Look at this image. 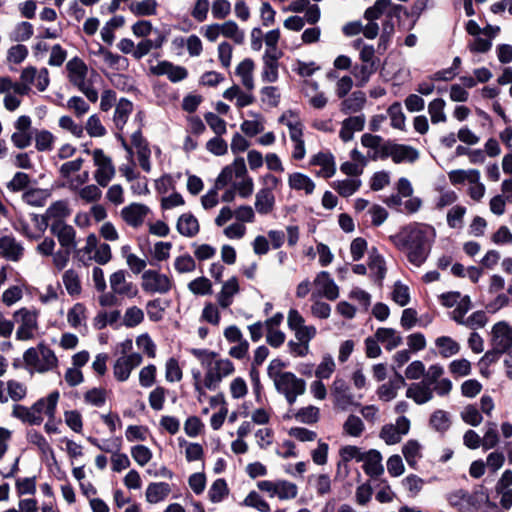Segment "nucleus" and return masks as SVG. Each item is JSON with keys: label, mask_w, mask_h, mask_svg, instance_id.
<instances>
[{"label": "nucleus", "mask_w": 512, "mask_h": 512, "mask_svg": "<svg viewBox=\"0 0 512 512\" xmlns=\"http://www.w3.org/2000/svg\"><path fill=\"white\" fill-rule=\"evenodd\" d=\"M435 346L443 358H450L460 351V344L449 336H440L435 339Z\"/></svg>", "instance_id": "44"}, {"label": "nucleus", "mask_w": 512, "mask_h": 512, "mask_svg": "<svg viewBox=\"0 0 512 512\" xmlns=\"http://www.w3.org/2000/svg\"><path fill=\"white\" fill-rule=\"evenodd\" d=\"M14 132L11 134V142L17 149L28 148L33 141L32 118L28 115H20L13 122Z\"/></svg>", "instance_id": "13"}, {"label": "nucleus", "mask_w": 512, "mask_h": 512, "mask_svg": "<svg viewBox=\"0 0 512 512\" xmlns=\"http://www.w3.org/2000/svg\"><path fill=\"white\" fill-rule=\"evenodd\" d=\"M101 186L96 184H87V185H79L77 189H72L71 192L75 193V195L85 201L86 203H95L98 202L102 197V191L100 189Z\"/></svg>", "instance_id": "42"}, {"label": "nucleus", "mask_w": 512, "mask_h": 512, "mask_svg": "<svg viewBox=\"0 0 512 512\" xmlns=\"http://www.w3.org/2000/svg\"><path fill=\"white\" fill-rule=\"evenodd\" d=\"M85 152L92 156L93 165L95 166L93 174L95 182L101 187H106L116 174L112 158L100 148L92 151L86 149Z\"/></svg>", "instance_id": "11"}, {"label": "nucleus", "mask_w": 512, "mask_h": 512, "mask_svg": "<svg viewBox=\"0 0 512 512\" xmlns=\"http://www.w3.org/2000/svg\"><path fill=\"white\" fill-rule=\"evenodd\" d=\"M375 337L388 351L397 348L402 343L401 335L392 328H378Z\"/></svg>", "instance_id": "40"}, {"label": "nucleus", "mask_w": 512, "mask_h": 512, "mask_svg": "<svg viewBox=\"0 0 512 512\" xmlns=\"http://www.w3.org/2000/svg\"><path fill=\"white\" fill-rule=\"evenodd\" d=\"M71 214V210L69 208L68 202L66 200H58L52 203L45 214L40 217L42 221L47 223L51 221L52 223H65L64 220Z\"/></svg>", "instance_id": "25"}, {"label": "nucleus", "mask_w": 512, "mask_h": 512, "mask_svg": "<svg viewBox=\"0 0 512 512\" xmlns=\"http://www.w3.org/2000/svg\"><path fill=\"white\" fill-rule=\"evenodd\" d=\"M305 96L309 104L316 109H323L328 103V98L323 92L318 91V84L313 81L306 82Z\"/></svg>", "instance_id": "43"}, {"label": "nucleus", "mask_w": 512, "mask_h": 512, "mask_svg": "<svg viewBox=\"0 0 512 512\" xmlns=\"http://www.w3.org/2000/svg\"><path fill=\"white\" fill-rule=\"evenodd\" d=\"M249 115L252 116L253 119L243 121L240 128L244 134L253 137L264 130V120L258 113L249 112Z\"/></svg>", "instance_id": "53"}, {"label": "nucleus", "mask_w": 512, "mask_h": 512, "mask_svg": "<svg viewBox=\"0 0 512 512\" xmlns=\"http://www.w3.org/2000/svg\"><path fill=\"white\" fill-rule=\"evenodd\" d=\"M90 55L98 57L111 69H123L127 66V60L118 54L112 53L102 45L98 44L96 50H90Z\"/></svg>", "instance_id": "29"}, {"label": "nucleus", "mask_w": 512, "mask_h": 512, "mask_svg": "<svg viewBox=\"0 0 512 512\" xmlns=\"http://www.w3.org/2000/svg\"><path fill=\"white\" fill-rule=\"evenodd\" d=\"M176 229L180 235L192 238L199 233L200 225L197 218L193 214L187 212L178 218Z\"/></svg>", "instance_id": "32"}, {"label": "nucleus", "mask_w": 512, "mask_h": 512, "mask_svg": "<svg viewBox=\"0 0 512 512\" xmlns=\"http://www.w3.org/2000/svg\"><path fill=\"white\" fill-rule=\"evenodd\" d=\"M125 24V18L116 15L108 20L100 31L101 39L108 45H112L115 40L114 31Z\"/></svg>", "instance_id": "46"}, {"label": "nucleus", "mask_w": 512, "mask_h": 512, "mask_svg": "<svg viewBox=\"0 0 512 512\" xmlns=\"http://www.w3.org/2000/svg\"><path fill=\"white\" fill-rule=\"evenodd\" d=\"M335 369L336 363L334 358L329 354H325L316 367L315 376L320 380L328 379L335 372Z\"/></svg>", "instance_id": "58"}, {"label": "nucleus", "mask_w": 512, "mask_h": 512, "mask_svg": "<svg viewBox=\"0 0 512 512\" xmlns=\"http://www.w3.org/2000/svg\"><path fill=\"white\" fill-rule=\"evenodd\" d=\"M49 84V72L46 68L37 69L34 66H28L20 74L19 85L26 89L25 95L30 93L32 85H35L38 91L43 92Z\"/></svg>", "instance_id": "14"}, {"label": "nucleus", "mask_w": 512, "mask_h": 512, "mask_svg": "<svg viewBox=\"0 0 512 512\" xmlns=\"http://www.w3.org/2000/svg\"><path fill=\"white\" fill-rule=\"evenodd\" d=\"M383 153L391 157L395 163L404 161L414 162L419 157L416 149L408 145L388 143L383 147Z\"/></svg>", "instance_id": "21"}, {"label": "nucleus", "mask_w": 512, "mask_h": 512, "mask_svg": "<svg viewBox=\"0 0 512 512\" xmlns=\"http://www.w3.org/2000/svg\"><path fill=\"white\" fill-rule=\"evenodd\" d=\"M13 319L17 324V340L28 341L35 338L39 329L38 311L36 309L23 307L14 312Z\"/></svg>", "instance_id": "10"}, {"label": "nucleus", "mask_w": 512, "mask_h": 512, "mask_svg": "<svg viewBox=\"0 0 512 512\" xmlns=\"http://www.w3.org/2000/svg\"><path fill=\"white\" fill-rule=\"evenodd\" d=\"M361 186V180L357 178H347L334 181L332 187L342 196L349 197L353 195Z\"/></svg>", "instance_id": "52"}, {"label": "nucleus", "mask_w": 512, "mask_h": 512, "mask_svg": "<svg viewBox=\"0 0 512 512\" xmlns=\"http://www.w3.org/2000/svg\"><path fill=\"white\" fill-rule=\"evenodd\" d=\"M191 353L199 360L204 369V379L201 383L200 371H193L194 387L199 395H204V388L216 390L222 380L231 376L235 367L232 361L227 358H221L217 353L206 349H192Z\"/></svg>", "instance_id": "2"}, {"label": "nucleus", "mask_w": 512, "mask_h": 512, "mask_svg": "<svg viewBox=\"0 0 512 512\" xmlns=\"http://www.w3.org/2000/svg\"><path fill=\"white\" fill-rule=\"evenodd\" d=\"M311 164L321 167L318 175L323 178H330L336 173V163L330 152L317 153L311 159Z\"/></svg>", "instance_id": "31"}, {"label": "nucleus", "mask_w": 512, "mask_h": 512, "mask_svg": "<svg viewBox=\"0 0 512 512\" xmlns=\"http://www.w3.org/2000/svg\"><path fill=\"white\" fill-rule=\"evenodd\" d=\"M67 321L73 328H78L85 324L86 308L82 303H76L67 314Z\"/></svg>", "instance_id": "60"}, {"label": "nucleus", "mask_w": 512, "mask_h": 512, "mask_svg": "<svg viewBox=\"0 0 512 512\" xmlns=\"http://www.w3.org/2000/svg\"><path fill=\"white\" fill-rule=\"evenodd\" d=\"M331 395L334 405L345 411L350 406L358 405L347 382L343 378L336 377L331 385Z\"/></svg>", "instance_id": "16"}, {"label": "nucleus", "mask_w": 512, "mask_h": 512, "mask_svg": "<svg viewBox=\"0 0 512 512\" xmlns=\"http://www.w3.org/2000/svg\"><path fill=\"white\" fill-rule=\"evenodd\" d=\"M343 433L350 437H360L365 430L364 422L356 415H349L342 426Z\"/></svg>", "instance_id": "54"}, {"label": "nucleus", "mask_w": 512, "mask_h": 512, "mask_svg": "<svg viewBox=\"0 0 512 512\" xmlns=\"http://www.w3.org/2000/svg\"><path fill=\"white\" fill-rule=\"evenodd\" d=\"M233 183V187L241 198H248L253 194L254 182L252 177L249 176L242 157H237L234 161L225 166L216 179V188H223L226 185Z\"/></svg>", "instance_id": "4"}, {"label": "nucleus", "mask_w": 512, "mask_h": 512, "mask_svg": "<svg viewBox=\"0 0 512 512\" xmlns=\"http://www.w3.org/2000/svg\"><path fill=\"white\" fill-rule=\"evenodd\" d=\"M141 287L149 294H167L174 287L173 279L157 270H146L141 276Z\"/></svg>", "instance_id": "12"}, {"label": "nucleus", "mask_w": 512, "mask_h": 512, "mask_svg": "<svg viewBox=\"0 0 512 512\" xmlns=\"http://www.w3.org/2000/svg\"><path fill=\"white\" fill-rule=\"evenodd\" d=\"M12 416L30 425H40L43 421V418H40L34 412L33 405L29 408L23 405H14L12 408Z\"/></svg>", "instance_id": "47"}, {"label": "nucleus", "mask_w": 512, "mask_h": 512, "mask_svg": "<svg viewBox=\"0 0 512 512\" xmlns=\"http://www.w3.org/2000/svg\"><path fill=\"white\" fill-rule=\"evenodd\" d=\"M33 141L38 152H50L54 148L56 137L49 130L40 129L34 132Z\"/></svg>", "instance_id": "41"}, {"label": "nucleus", "mask_w": 512, "mask_h": 512, "mask_svg": "<svg viewBox=\"0 0 512 512\" xmlns=\"http://www.w3.org/2000/svg\"><path fill=\"white\" fill-rule=\"evenodd\" d=\"M405 386V379L402 375L397 374L395 379L382 384L377 389L378 398L382 401L388 402L396 398L398 391Z\"/></svg>", "instance_id": "34"}, {"label": "nucleus", "mask_w": 512, "mask_h": 512, "mask_svg": "<svg viewBox=\"0 0 512 512\" xmlns=\"http://www.w3.org/2000/svg\"><path fill=\"white\" fill-rule=\"evenodd\" d=\"M67 77L74 86H76L91 102L98 100V92L92 87L93 78L98 74L90 70L85 62L74 57L66 64Z\"/></svg>", "instance_id": "6"}, {"label": "nucleus", "mask_w": 512, "mask_h": 512, "mask_svg": "<svg viewBox=\"0 0 512 512\" xmlns=\"http://www.w3.org/2000/svg\"><path fill=\"white\" fill-rule=\"evenodd\" d=\"M229 494L227 483L224 479H216L209 488L208 497L212 503H219Z\"/></svg>", "instance_id": "59"}, {"label": "nucleus", "mask_w": 512, "mask_h": 512, "mask_svg": "<svg viewBox=\"0 0 512 512\" xmlns=\"http://www.w3.org/2000/svg\"><path fill=\"white\" fill-rule=\"evenodd\" d=\"M254 207L256 212L260 215L272 213L275 208L274 193L268 189H259L255 194Z\"/></svg>", "instance_id": "33"}, {"label": "nucleus", "mask_w": 512, "mask_h": 512, "mask_svg": "<svg viewBox=\"0 0 512 512\" xmlns=\"http://www.w3.org/2000/svg\"><path fill=\"white\" fill-rule=\"evenodd\" d=\"M314 285L316 287V291L313 293V296L325 297L332 301L337 299L339 296L338 286L326 271H322L317 274L314 279Z\"/></svg>", "instance_id": "19"}, {"label": "nucleus", "mask_w": 512, "mask_h": 512, "mask_svg": "<svg viewBox=\"0 0 512 512\" xmlns=\"http://www.w3.org/2000/svg\"><path fill=\"white\" fill-rule=\"evenodd\" d=\"M142 361V355L137 352H133L117 358L113 365L114 377L120 382L127 381L133 369L138 367Z\"/></svg>", "instance_id": "17"}, {"label": "nucleus", "mask_w": 512, "mask_h": 512, "mask_svg": "<svg viewBox=\"0 0 512 512\" xmlns=\"http://www.w3.org/2000/svg\"><path fill=\"white\" fill-rule=\"evenodd\" d=\"M430 424L433 429L438 432H445L451 426V419L448 412L444 410H436L430 418Z\"/></svg>", "instance_id": "62"}, {"label": "nucleus", "mask_w": 512, "mask_h": 512, "mask_svg": "<svg viewBox=\"0 0 512 512\" xmlns=\"http://www.w3.org/2000/svg\"><path fill=\"white\" fill-rule=\"evenodd\" d=\"M364 125L365 117L363 115L349 117L343 120L339 136L344 142H348L353 139L355 132L364 128Z\"/></svg>", "instance_id": "36"}, {"label": "nucleus", "mask_w": 512, "mask_h": 512, "mask_svg": "<svg viewBox=\"0 0 512 512\" xmlns=\"http://www.w3.org/2000/svg\"><path fill=\"white\" fill-rule=\"evenodd\" d=\"M150 72L156 76L166 75L168 79L177 83L187 78L188 71L185 67L175 65L169 61H160L156 65L150 66Z\"/></svg>", "instance_id": "18"}, {"label": "nucleus", "mask_w": 512, "mask_h": 512, "mask_svg": "<svg viewBox=\"0 0 512 512\" xmlns=\"http://www.w3.org/2000/svg\"><path fill=\"white\" fill-rule=\"evenodd\" d=\"M25 365L38 373L48 372L58 365L55 353L45 344L27 349L23 354Z\"/></svg>", "instance_id": "7"}, {"label": "nucleus", "mask_w": 512, "mask_h": 512, "mask_svg": "<svg viewBox=\"0 0 512 512\" xmlns=\"http://www.w3.org/2000/svg\"><path fill=\"white\" fill-rule=\"evenodd\" d=\"M133 110V104L127 99H120L116 105L113 121L117 129L122 130Z\"/></svg>", "instance_id": "48"}, {"label": "nucleus", "mask_w": 512, "mask_h": 512, "mask_svg": "<svg viewBox=\"0 0 512 512\" xmlns=\"http://www.w3.org/2000/svg\"><path fill=\"white\" fill-rule=\"evenodd\" d=\"M239 291V281L236 277H231L226 280L222 284L221 290L216 295L218 306L222 309L229 308L234 301V297L239 293Z\"/></svg>", "instance_id": "24"}, {"label": "nucleus", "mask_w": 512, "mask_h": 512, "mask_svg": "<svg viewBox=\"0 0 512 512\" xmlns=\"http://www.w3.org/2000/svg\"><path fill=\"white\" fill-rule=\"evenodd\" d=\"M23 244L11 235L0 237V255L8 261L18 262L24 256Z\"/></svg>", "instance_id": "20"}, {"label": "nucleus", "mask_w": 512, "mask_h": 512, "mask_svg": "<svg viewBox=\"0 0 512 512\" xmlns=\"http://www.w3.org/2000/svg\"><path fill=\"white\" fill-rule=\"evenodd\" d=\"M50 231L60 245L54 257V268L57 271H62L70 262L71 255L77 248L76 230L67 223H51Z\"/></svg>", "instance_id": "5"}, {"label": "nucleus", "mask_w": 512, "mask_h": 512, "mask_svg": "<svg viewBox=\"0 0 512 512\" xmlns=\"http://www.w3.org/2000/svg\"><path fill=\"white\" fill-rule=\"evenodd\" d=\"M165 41V37L161 34H158L155 39H143L141 40L135 47V51L133 53V57L137 60L142 59L146 56L152 49H159L163 45Z\"/></svg>", "instance_id": "45"}, {"label": "nucleus", "mask_w": 512, "mask_h": 512, "mask_svg": "<svg viewBox=\"0 0 512 512\" xmlns=\"http://www.w3.org/2000/svg\"><path fill=\"white\" fill-rule=\"evenodd\" d=\"M409 430L410 420L405 416H400L396 419L395 424L384 425L379 436L387 445H394L399 443Z\"/></svg>", "instance_id": "15"}, {"label": "nucleus", "mask_w": 512, "mask_h": 512, "mask_svg": "<svg viewBox=\"0 0 512 512\" xmlns=\"http://www.w3.org/2000/svg\"><path fill=\"white\" fill-rule=\"evenodd\" d=\"M60 394L58 391L51 392L47 397L41 398L33 404L34 412L40 418L43 415L48 418H54L56 415L57 404Z\"/></svg>", "instance_id": "26"}, {"label": "nucleus", "mask_w": 512, "mask_h": 512, "mask_svg": "<svg viewBox=\"0 0 512 512\" xmlns=\"http://www.w3.org/2000/svg\"><path fill=\"white\" fill-rule=\"evenodd\" d=\"M221 35L233 40L237 44L243 43L245 34L239 29L236 22L229 20L220 24Z\"/></svg>", "instance_id": "56"}, {"label": "nucleus", "mask_w": 512, "mask_h": 512, "mask_svg": "<svg viewBox=\"0 0 512 512\" xmlns=\"http://www.w3.org/2000/svg\"><path fill=\"white\" fill-rule=\"evenodd\" d=\"M148 213L149 208L146 205L131 203L121 210L120 215L127 225L137 228L144 223Z\"/></svg>", "instance_id": "23"}, {"label": "nucleus", "mask_w": 512, "mask_h": 512, "mask_svg": "<svg viewBox=\"0 0 512 512\" xmlns=\"http://www.w3.org/2000/svg\"><path fill=\"white\" fill-rule=\"evenodd\" d=\"M298 487L287 480H277L276 497L279 500H291L296 498Z\"/></svg>", "instance_id": "63"}, {"label": "nucleus", "mask_w": 512, "mask_h": 512, "mask_svg": "<svg viewBox=\"0 0 512 512\" xmlns=\"http://www.w3.org/2000/svg\"><path fill=\"white\" fill-rule=\"evenodd\" d=\"M62 282L70 296H78L81 293V281L76 270L68 269L64 271L62 275Z\"/></svg>", "instance_id": "49"}, {"label": "nucleus", "mask_w": 512, "mask_h": 512, "mask_svg": "<svg viewBox=\"0 0 512 512\" xmlns=\"http://www.w3.org/2000/svg\"><path fill=\"white\" fill-rule=\"evenodd\" d=\"M366 102L365 94L361 91L353 92L350 97L341 103V111L345 114L361 110Z\"/></svg>", "instance_id": "50"}, {"label": "nucleus", "mask_w": 512, "mask_h": 512, "mask_svg": "<svg viewBox=\"0 0 512 512\" xmlns=\"http://www.w3.org/2000/svg\"><path fill=\"white\" fill-rule=\"evenodd\" d=\"M402 453L408 465L415 468L418 460L422 457L421 445L416 440H409L402 447Z\"/></svg>", "instance_id": "51"}, {"label": "nucleus", "mask_w": 512, "mask_h": 512, "mask_svg": "<svg viewBox=\"0 0 512 512\" xmlns=\"http://www.w3.org/2000/svg\"><path fill=\"white\" fill-rule=\"evenodd\" d=\"M287 325L290 330L294 332V335L297 333H308L317 334L316 327L313 325H305V319L300 314V312L294 308H291L287 314Z\"/></svg>", "instance_id": "35"}, {"label": "nucleus", "mask_w": 512, "mask_h": 512, "mask_svg": "<svg viewBox=\"0 0 512 512\" xmlns=\"http://www.w3.org/2000/svg\"><path fill=\"white\" fill-rule=\"evenodd\" d=\"M391 0H377L373 6L367 8L364 12V18L367 21L378 20L381 16L387 13L388 9L392 7Z\"/></svg>", "instance_id": "57"}, {"label": "nucleus", "mask_w": 512, "mask_h": 512, "mask_svg": "<svg viewBox=\"0 0 512 512\" xmlns=\"http://www.w3.org/2000/svg\"><path fill=\"white\" fill-rule=\"evenodd\" d=\"M446 103L442 98H436L428 104V113L433 124L444 123L447 121L445 114Z\"/></svg>", "instance_id": "55"}, {"label": "nucleus", "mask_w": 512, "mask_h": 512, "mask_svg": "<svg viewBox=\"0 0 512 512\" xmlns=\"http://www.w3.org/2000/svg\"><path fill=\"white\" fill-rule=\"evenodd\" d=\"M171 492L170 485L165 482L150 483L145 492L147 502L156 504L164 501Z\"/></svg>", "instance_id": "38"}, {"label": "nucleus", "mask_w": 512, "mask_h": 512, "mask_svg": "<svg viewBox=\"0 0 512 512\" xmlns=\"http://www.w3.org/2000/svg\"><path fill=\"white\" fill-rule=\"evenodd\" d=\"M406 397L412 399L416 404L422 405L432 400L433 389L427 382L422 380L408 387Z\"/></svg>", "instance_id": "30"}, {"label": "nucleus", "mask_w": 512, "mask_h": 512, "mask_svg": "<svg viewBox=\"0 0 512 512\" xmlns=\"http://www.w3.org/2000/svg\"><path fill=\"white\" fill-rule=\"evenodd\" d=\"M84 164L83 158H76L64 162L59 167V176L63 180V186L72 189H77L79 185H84L89 181V171H82Z\"/></svg>", "instance_id": "9"}, {"label": "nucleus", "mask_w": 512, "mask_h": 512, "mask_svg": "<svg viewBox=\"0 0 512 512\" xmlns=\"http://www.w3.org/2000/svg\"><path fill=\"white\" fill-rule=\"evenodd\" d=\"M288 185L296 191H304L306 195H311L315 190L314 181L307 175L294 172L288 175Z\"/></svg>", "instance_id": "37"}, {"label": "nucleus", "mask_w": 512, "mask_h": 512, "mask_svg": "<svg viewBox=\"0 0 512 512\" xmlns=\"http://www.w3.org/2000/svg\"><path fill=\"white\" fill-rule=\"evenodd\" d=\"M295 340H290L287 343L288 351L293 357H305L310 352V341L316 336V334L308 333H297Z\"/></svg>", "instance_id": "28"}, {"label": "nucleus", "mask_w": 512, "mask_h": 512, "mask_svg": "<svg viewBox=\"0 0 512 512\" xmlns=\"http://www.w3.org/2000/svg\"><path fill=\"white\" fill-rule=\"evenodd\" d=\"M362 462L364 472L370 477H378L384 472L382 455L376 449L365 451Z\"/></svg>", "instance_id": "27"}, {"label": "nucleus", "mask_w": 512, "mask_h": 512, "mask_svg": "<svg viewBox=\"0 0 512 512\" xmlns=\"http://www.w3.org/2000/svg\"><path fill=\"white\" fill-rule=\"evenodd\" d=\"M254 62L251 59H244L236 67V75L240 78L241 84L248 91L255 87L253 78Z\"/></svg>", "instance_id": "39"}, {"label": "nucleus", "mask_w": 512, "mask_h": 512, "mask_svg": "<svg viewBox=\"0 0 512 512\" xmlns=\"http://www.w3.org/2000/svg\"><path fill=\"white\" fill-rule=\"evenodd\" d=\"M189 291L194 295H209L212 293V283L206 277H198L188 283Z\"/></svg>", "instance_id": "64"}, {"label": "nucleus", "mask_w": 512, "mask_h": 512, "mask_svg": "<svg viewBox=\"0 0 512 512\" xmlns=\"http://www.w3.org/2000/svg\"><path fill=\"white\" fill-rule=\"evenodd\" d=\"M436 236L435 229L427 224L414 223L404 227L399 233L390 236L392 243L402 250L408 261L420 267L429 254V244Z\"/></svg>", "instance_id": "1"}, {"label": "nucleus", "mask_w": 512, "mask_h": 512, "mask_svg": "<svg viewBox=\"0 0 512 512\" xmlns=\"http://www.w3.org/2000/svg\"><path fill=\"white\" fill-rule=\"evenodd\" d=\"M492 350L485 353L483 360L494 361L498 355L507 352L512 347V326L499 321L491 329Z\"/></svg>", "instance_id": "8"}, {"label": "nucleus", "mask_w": 512, "mask_h": 512, "mask_svg": "<svg viewBox=\"0 0 512 512\" xmlns=\"http://www.w3.org/2000/svg\"><path fill=\"white\" fill-rule=\"evenodd\" d=\"M287 364L279 358L270 361L267 374L273 381L276 391L283 395L289 405H293L297 398L306 391L304 379L289 371H283Z\"/></svg>", "instance_id": "3"}, {"label": "nucleus", "mask_w": 512, "mask_h": 512, "mask_svg": "<svg viewBox=\"0 0 512 512\" xmlns=\"http://www.w3.org/2000/svg\"><path fill=\"white\" fill-rule=\"evenodd\" d=\"M375 71L376 63H362L361 65L354 66L352 74L358 81V85L363 86L369 81Z\"/></svg>", "instance_id": "61"}, {"label": "nucleus", "mask_w": 512, "mask_h": 512, "mask_svg": "<svg viewBox=\"0 0 512 512\" xmlns=\"http://www.w3.org/2000/svg\"><path fill=\"white\" fill-rule=\"evenodd\" d=\"M110 287L115 294L133 298L138 294L137 287L126 278L123 270H118L110 275Z\"/></svg>", "instance_id": "22"}]
</instances>
